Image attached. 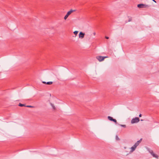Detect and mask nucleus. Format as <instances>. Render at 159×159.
I'll return each mask as SVG.
<instances>
[{"instance_id":"obj_22","label":"nucleus","mask_w":159,"mask_h":159,"mask_svg":"<svg viewBox=\"0 0 159 159\" xmlns=\"http://www.w3.org/2000/svg\"><path fill=\"white\" fill-rule=\"evenodd\" d=\"M93 35H95V34H96V33H95V32H93Z\"/></svg>"},{"instance_id":"obj_18","label":"nucleus","mask_w":159,"mask_h":159,"mask_svg":"<svg viewBox=\"0 0 159 159\" xmlns=\"http://www.w3.org/2000/svg\"><path fill=\"white\" fill-rule=\"evenodd\" d=\"M116 139L117 140H119V138H118V137L117 136H116Z\"/></svg>"},{"instance_id":"obj_9","label":"nucleus","mask_w":159,"mask_h":159,"mask_svg":"<svg viewBox=\"0 0 159 159\" xmlns=\"http://www.w3.org/2000/svg\"><path fill=\"white\" fill-rule=\"evenodd\" d=\"M153 157H155L156 158L158 159V156L154 153H153V154L152 155Z\"/></svg>"},{"instance_id":"obj_19","label":"nucleus","mask_w":159,"mask_h":159,"mask_svg":"<svg viewBox=\"0 0 159 159\" xmlns=\"http://www.w3.org/2000/svg\"><path fill=\"white\" fill-rule=\"evenodd\" d=\"M105 38L106 39H108L109 38V37L107 36H105Z\"/></svg>"},{"instance_id":"obj_20","label":"nucleus","mask_w":159,"mask_h":159,"mask_svg":"<svg viewBox=\"0 0 159 159\" xmlns=\"http://www.w3.org/2000/svg\"><path fill=\"white\" fill-rule=\"evenodd\" d=\"M42 83L43 84H46V82H45V81H43L42 82Z\"/></svg>"},{"instance_id":"obj_6","label":"nucleus","mask_w":159,"mask_h":159,"mask_svg":"<svg viewBox=\"0 0 159 159\" xmlns=\"http://www.w3.org/2000/svg\"><path fill=\"white\" fill-rule=\"evenodd\" d=\"M142 139H140V140L137 141V142L134 145L137 147L141 143V141L142 140Z\"/></svg>"},{"instance_id":"obj_16","label":"nucleus","mask_w":159,"mask_h":159,"mask_svg":"<svg viewBox=\"0 0 159 159\" xmlns=\"http://www.w3.org/2000/svg\"><path fill=\"white\" fill-rule=\"evenodd\" d=\"M150 153L152 155L153 154V153H154L153 151L152 150L150 151Z\"/></svg>"},{"instance_id":"obj_2","label":"nucleus","mask_w":159,"mask_h":159,"mask_svg":"<svg viewBox=\"0 0 159 159\" xmlns=\"http://www.w3.org/2000/svg\"><path fill=\"white\" fill-rule=\"evenodd\" d=\"M137 7L139 8H148L149 7V6L143 4H138Z\"/></svg>"},{"instance_id":"obj_10","label":"nucleus","mask_w":159,"mask_h":159,"mask_svg":"<svg viewBox=\"0 0 159 159\" xmlns=\"http://www.w3.org/2000/svg\"><path fill=\"white\" fill-rule=\"evenodd\" d=\"M19 106L20 107H23V106H24V107H25V104H21V103H19Z\"/></svg>"},{"instance_id":"obj_3","label":"nucleus","mask_w":159,"mask_h":159,"mask_svg":"<svg viewBox=\"0 0 159 159\" xmlns=\"http://www.w3.org/2000/svg\"><path fill=\"white\" fill-rule=\"evenodd\" d=\"M139 121V118L137 117L135 118L132 119L131 120V123L132 124H134L138 122Z\"/></svg>"},{"instance_id":"obj_21","label":"nucleus","mask_w":159,"mask_h":159,"mask_svg":"<svg viewBox=\"0 0 159 159\" xmlns=\"http://www.w3.org/2000/svg\"><path fill=\"white\" fill-rule=\"evenodd\" d=\"M139 117H141V116H142V114H140L139 115Z\"/></svg>"},{"instance_id":"obj_12","label":"nucleus","mask_w":159,"mask_h":159,"mask_svg":"<svg viewBox=\"0 0 159 159\" xmlns=\"http://www.w3.org/2000/svg\"><path fill=\"white\" fill-rule=\"evenodd\" d=\"M25 107H30V108H34V107L33 106H30V105H27L25 106Z\"/></svg>"},{"instance_id":"obj_8","label":"nucleus","mask_w":159,"mask_h":159,"mask_svg":"<svg viewBox=\"0 0 159 159\" xmlns=\"http://www.w3.org/2000/svg\"><path fill=\"white\" fill-rule=\"evenodd\" d=\"M75 11V10H71L69 11H68L67 13V14H68L69 16L73 12H74Z\"/></svg>"},{"instance_id":"obj_15","label":"nucleus","mask_w":159,"mask_h":159,"mask_svg":"<svg viewBox=\"0 0 159 159\" xmlns=\"http://www.w3.org/2000/svg\"><path fill=\"white\" fill-rule=\"evenodd\" d=\"M51 105L52 106V107L53 108L54 110H55L56 108H55V107L52 104H51Z\"/></svg>"},{"instance_id":"obj_7","label":"nucleus","mask_w":159,"mask_h":159,"mask_svg":"<svg viewBox=\"0 0 159 159\" xmlns=\"http://www.w3.org/2000/svg\"><path fill=\"white\" fill-rule=\"evenodd\" d=\"M136 147L137 146H136L135 145H134V146L131 148V152H133L135 149Z\"/></svg>"},{"instance_id":"obj_4","label":"nucleus","mask_w":159,"mask_h":159,"mask_svg":"<svg viewBox=\"0 0 159 159\" xmlns=\"http://www.w3.org/2000/svg\"><path fill=\"white\" fill-rule=\"evenodd\" d=\"M108 119L111 121H112L116 124L117 123V121L116 119H113L112 117L108 116L107 117Z\"/></svg>"},{"instance_id":"obj_13","label":"nucleus","mask_w":159,"mask_h":159,"mask_svg":"<svg viewBox=\"0 0 159 159\" xmlns=\"http://www.w3.org/2000/svg\"><path fill=\"white\" fill-rule=\"evenodd\" d=\"M68 16H69V15L66 14V15L65 16V17H64V19L65 20H66L67 18L68 17Z\"/></svg>"},{"instance_id":"obj_11","label":"nucleus","mask_w":159,"mask_h":159,"mask_svg":"<svg viewBox=\"0 0 159 159\" xmlns=\"http://www.w3.org/2000/svg\"><path fill=\"white\" fill-rule=\"evenodd\" d=\"M52 84V81H50V82H47L46 83V84Z\"/></svg>"},{"instance_id":"obj_17","label":"nucleus","mask_w":159,"mask_h":159,"mask_svg":"<svg viewBox=\"0 0 159 159\" xmlns=\"http://www.w3.org/2000/svg\"><path fill=\"white\" fill-rule=\"evenodd\" d=\"M120 125L121 126L123 127H126V125Z\"/></svg>"},{"instance_id":"obj_1","label":"nucleus","mask_w":159,"mask_h":159,"mask_svg":"<svg viewBox=\"0 0 159 159\" xmlns=\"http://www.w3.org/2000/svg\"><path fill=\"white\" fill-rule=\"evenodd\" d=\"M107 57H104L98 56L96 57V58L100 62L103 61L105 58H107Z\"/></svg>"},{"instance_id":"obj_14","label":"nucleus","mask_w":159,"mask_h":159,"mask_svg":"<svg viewBox=\"0 0 159 159\" xmlns=\"http://www.w3.org/2000/svg\"><path fill=\"white\" fill-rule=\"evenodd\" d=\"M78 31H75L74 32V34H75V37L77 35V34L78 33Z\"/></svg>"},{"instance_id":"obj_5","label":"nucleus","mask_w":159,"mask_h":159,"mask_svg":"<svg viewBox=\"0 0 159 159\" xmlns=\"http://www.w3.org/2000/svg\"><path fill=\"white\" fill-rule=\"evenodd\" d=\"M85 35V34L82 32H81L79 34V38H81V39L83 38L84 37V35Z\"/></svg>"},{"instance_id":"obj_23","label":"nucleus","mask_w":159,"mask_h":159,"mask_svg":"<svg viewBox=\"0 0 159 159\" xmlns=\"http://www.w3.org/2000/svg\"><path fill=\"white\" fill-rule=\"evenodd\" d=\"M152 1L155 2H156V1L155 0H152Z\"/></svg>"}]
</instances>
